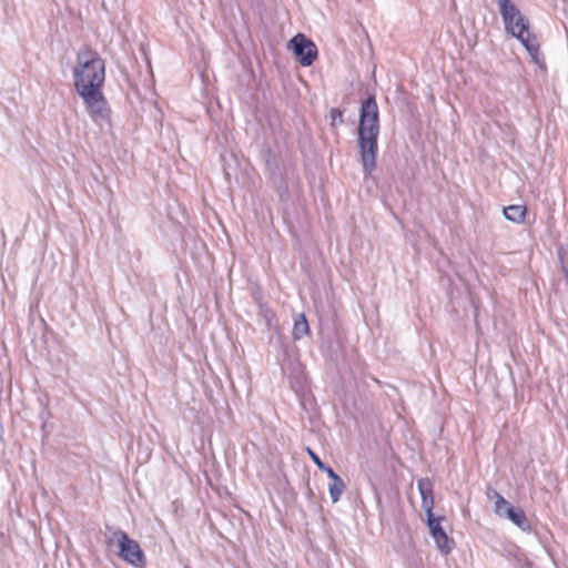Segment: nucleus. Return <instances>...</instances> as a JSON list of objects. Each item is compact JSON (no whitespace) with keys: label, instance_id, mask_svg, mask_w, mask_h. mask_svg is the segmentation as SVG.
I'll return each mask as SVG.
<instances>
[{"label":"nucleus","instance_id":"obj_1","mask_svg":"<svg viewBox=\"0 0 568 568\" xmlns=\"http://www.w3.org/2000/svg\"><path fill=\"white\" fill-rule=\"evenodd\" d=\"M75 92L81 97L90 118L99 125L111 123V108L103 94L105 62L100 54L84 47L77 53L72 70Z\"/></svg>","mask_w":568,"mask_h":568},{"label":"nucleus","instance_id":"obj_2","mask_svg":"<svg viewBox=\"0 0 568 568\" xmlns=\"http://www.w3.org/2000/svg\"><path fill=\"white\" fill-rule=\"evenodd\" d=\"M378 134V106L375 97L372 95L362 103L358 126L359 153L366 174H371L376 168Z\"/></svg>","mask_w":568,"mask_h":568},{"label":"nucleus","instance_id":"obj_3","mask_svg":"<svg viewBox=\"0 0 568 568\" xmlns=\"http://www.w3.org/2000/svg\"><path fill=\"white\" fill-rule=\"evenodd\" d=\"M511 9L513 10L507 9V14L506 11H500L506 31L523 43L535 63L541 65L544 61L539 51V43L536 37L529 32L528 20L514 3L511 4Z\"/></svg>","mask_w":568,"mask_h":568},{"label":"nucleus","instance_id":"obj_4","mask_svg":"<svg viewBox=\"0 0 568 568\" xmlns=\"http://www.w3.org/2000/svg\"><path fill=\"white\" fill-rule=\"evenodd\" d=\"M112 539L116 542L120 549V556L123 560L135 567L143 564L144 556L135 540L129 538L123 531H115Z\"/></svg>","mask_w":568,"mask_h":568},{"label":"nucleus","instance_id":"obj_5","mask_svg":"<svg viewBox=\"0 0 568 568\" xmlns=\"http://www.w3.org/2000/svg\"><path fill=\"white\" fill-rule=\"evenodd\" d=\"M290 47L303 67L311 65L317 57L315 43L302 33L290 41Z\"/></svg>","mask_w":568,"mask_h":568},{"label":"nucleus","instance_id":"obj_6","mask_svg":"<svg viewBox=\"0 0 568 568\" xmlns=\"http://www.w3.org/2000/svg\"><path fill=\"white\" fill-rule=\"evenodd\" d=\"M427 524L430 535L434 538L438 549L443 554H448L453 549L454 541L450 538H448V536L442 528L440 518H437L434 515L427 517Z\"/></svg>","mask_w":568,"mask_h":568},{"label":"nucleus","instance_id":"obj_7","mask_svg":"<svg viewBox=\"0 0 568 568\" xmlns=\"http://www.w3.org/2000/svg\"><path fill=\"white\" fill-rule=\"evenodd\" d=\"M417 487L419 490V494L422 496V506L424 510L426 511L427 517L433 516V507H434V495H433V483L427 479L423 478L419 479L417 483Z\"/></svg>","mask_w":568,"mask_h":568},{"label":"nucleus","instance_id":"obj_8","mask_svg":"<svg viewBox=\"0 0 568 568\" xmlns=\"http://www.w3.org/2000/svg\"><path fill=\"white\" fill-rule=\"evenodd\" d=\"M505 518L509 519L511 523H514L517 527H519L521 530H528L529 525L527 523L525 513L520 509L509 508L508 511L505 515Z\"/></svg>","mask_w":568,"mask_h":568},{"label":"nucleus","instance_id":"obj_9","mask_svg":"<svg viewBox=\"0 0 568 568\" xmlns=\"http://www.w3.org/2000/svg\"><path fill=\"white\" fill-rule=\"evenodd\" d=\"M504 215L507 220L516 223L524 221L526 215V206L524 205H510L504 209Z\"/></svg>","mask_w":568,"mask_h":568},{"label":"nucleus","instance_id":"obj_10","mask_svg":"<svg viewBox=\"0 0 568 568\" xmlns=\"http://www.w3.org/2000/svg\"><path fill=\"white\" fill-rule=\"evenodd\" d=\"M310 332V326L304 314H298L294 322L293 327V337L294 339H300L307 335Z\"/></svg>","mask_w":568,"mask_h":568},{"label":"nucleus","instance_id":"obj_11","mask_svg":"<svg viewBox=\"0 0 568 568\" xmlns=\"http://www.w3.org/2000/svg\"><path fill=\"white\" fill-rule=\"evenodd\" d=\"M344 489H345V484L341 477L335 480H331V483L328 484V493H329V497L334 504L341 499V496L344 493Z\"/></svg>","mask_w":568,"mask_h":568},{"label":"nucleus","instance_id":"obj_12","mask_svg":"<svg viewBox=\"0 0 568 568\" xmlns=\"http://www.w3.org/2000/svg\"><path fill=\"white\" fill-rule=\"evenodd\" d=\"M509 508H513V506L499 493H495V513L505 517Z\"/></svg>","mask_w":568,"mask_h":568},{"label":"nucleus","instance_id":"obj_13","mask_svg":"<svg viewBox=\"0 0 568 568\" xmlns=\"http://www.w3.org/2000/svg\"><path fill=\"white\" fill-rule=\"evenodd\" d=\"M331 124L334 126L336 123H343V113L341 110L333 108L329 111Z\"/></svg>","mask_w":568,"mask_h":568},{"label":"nucleus","instance_id":"obj_14","mask_svg":"<svg viewBox=\"0 0 568 568\" xmlns=\"http://www.w3.org/2000/svg\"><path fill=\"white\" fill-rule=\"evenodd\" d=\"M307 453L310 455V457L312 458V460L315 463V465L322 469L324 468L325 464L321 460V458L310 448H307Z\"/></svg>","mask_w":568,"mask_h":568},{"label":"nucleus","instance_id":"obj_15","mask_svg":"<svg viewBox=\"0 0 568 568\" xmlns=\"http://www.w3.org/2000/svg\"><path fill=\"white\" fill-rule=\"evenodd\" d=\"M498 4H499V11H506V13L508 12L507 9L509 10H513L511 9V2L510 0H498Z\"/></svg>","mask_w":568,"mask_h":568},{"label":"nucleus","instance_id":"obj_16","mask_svg":"<svg viewBox=\"0 0 568 568\" xmlns=\"http://www.w3.org/2000/svg\"><path fill=\"white\" fill-rule=\"evenodd\" d=\"M321 470L326 473L327 476L331 478V480H335V479L339 478V476L331 467H327L326 465Z\"/></svg>","mask_w":568,"mask_h":568},{"label":"nucleus","instance_id":"obj_17","mask_svg":"<svg viewBox=\"0 0 568 568\" xmlns=\"http://www.w3.org/2000/svg\"><path fill=\"white\" fill-rule=\"evenodd\" d=\"M495 493H497V491H496V490H489V491L487 493L488 498H490V499H493V498H494V499H495Z\"/></svg>","mask_w":568,"mask_h":568}]
</instances>
